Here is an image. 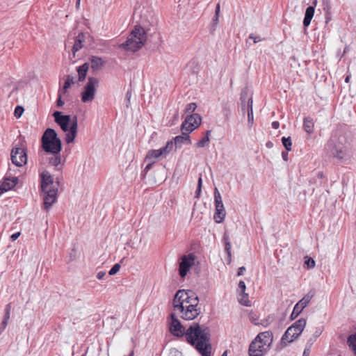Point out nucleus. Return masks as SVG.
Masks as SVG:
<instances>
[{
    "label": "nucleus",
    "instance_id": "nucleus-9",
    "mask_svg": "<svg viewBox=\"0 0 356 356\" xmlns=\"http://www.w3.org/2000/svg\"><path fill=\"white\" fill-rule=\"evenodd\" d=\"M195 256L193 253L184 254L181 257L179 264V275L181 278H184L191 268L195 264Z\"/></svg>",
    "mask_w": 356,
    "mask_h": 356
},
{
    "label": "nucleus",
    "instance_id": "nucleus-39",
    "mask_svg": "<svg viewBox=\"0 0 356 356\" xmlns=\"http://www.w3.org/2000/svg\"><path fill=\"white\" fill-rule=\"evenodd\" d=\"M305 264L307 266L308 268H313L315 266V261L309 257H305Z\"/></svg>",
    "mask_w": 356,
    "mask_h": 356
},
{
    "label": "nucleus",
    "instance_id": "nucleus-7",
    "mask_svg": "<svg viewBox=\"0 0 356 356\" xmlns=\"http://www.w3.org/2000/svg\"><path fill=\"white\" fill-rule=\"evenodd\" d=\"M306 325V319L301 318L293 323L286 330L280 341V348L286 347L296 339L302 332Z\"/></svg>",
    "mask_w": 356,
    "mask_h": 356
},
{
    "label": "nucleus",
    "instance_id": "nucleus-52",
    "mask_svg": "<svg viewBox=\"0 0 356 356\" xmlns=\"http://www.w3.org/2000/svg\"><path fill=\"white\" fill-rule=\"evenodd\" d=\"M106 275V273L104 271H99L97 274V278L98 280H102L104 278V277Z\"/></svg>",
    "mask_w": 356,
    "mask_h": 356
},
{
    "label": "nucleus",
    "instance_id": "nucleus-45",
    "mask_svg": "<svg viewBox=\"0 0 356 356\" xmlns=\"http://www.w3.org/2000/svg\"><path fill=\"white\" fill-rule=\"evenodd\" d=\"M245 284L243 281H240L238 283V291H240L242 293L245 294V296H248L245 293Z\"/></svg>",
    "mask_w": 356,
    "mask_h": 356
},
{
    "label": "nucleus",
    "instance_id": "nucleus-50",
    "mask_svg": "<svg viewBox=\"0 0 356 356\" xmlns=\"http://www.w3.org/2000/svg\"><path fill=\"white\" fill-rule=\"evenodd\" d=\"M131 97V91H127V93H126V99H127V106L128 107L129 106V104L130 103V99Z\"/></svg>",
    "mask_w": 356,
    "mask_h": 356
},
{
    "label": "nucleus",
    "instance_id": "nucleus-35",
    "mask_svg": "<svg viewBox=\"0 0 356 356\" xmlns=\"http://www.w3.org/2000/svg\"><path fill=\"white\" fill-rule=\"evenodd\" d=\"M174 145L175 143H173L172 140H170L167 142L165 146L160 148L162 151V154H164V156H166L170 152Z\"/></svg>",
    "mask_w": 356,
    "mask_h": 356
},
{
    "label": "nucleus",
    "instance_id": "nucleus-13",
    "mask_svg": "<svg viewBox=\"0 0 356 356\" xmlns=\"http://www.w3.org/2000/svg\"><path fill=\"white\" fill-rule=\"evenodd\" d=\"M269 349L257 337L251 342L248 349L249 356H263Z\"/></svg>",
    "mask_w": 356,
    "mask_h": 356
},
{
    "label": "nucleus",
    "instance_id": "nucleus-14",
    "mask_svg": "<svg viewBox=\"0 0 356 356\" xmlns=\"http://www.w3.org/2000/svg\"><path fill=\"white\" fill-rule=\"evenodd\" d=\"M314 296L313 293L310 292L306 294L300 300H299L293 309V312L291 314V319H295L297 318L299 314L302 312V310L307 306L311 300Z\"/></svg>",
    "mask_w": 356,
    "mask_h": 356
},
{
    "label": "nucleus",
    "instance_id": "nucleus-34",
    "mask_svg": "<svg viewBox=\"0 0 356 356\" xmlns=\"http://www.w3.org/2000/svg\"><path fill=\"white\" fill-rule=\"evenodd\" d=\"M222 240L225 243V250L226 252L228 254V255H230V250H231V243L229 239V236L227 234V232H225Z\"/></svg>",
    "mask_w": 356,
    "mask_h": 356
},
{
    "label": "nucleus",
    "instance_id": "nucleus-36",
    "mask_svg": "<svg viewBox=\"0 0 356 356\" xmlns=\"http://www.w3.org/2000/svg\"><path fill=\"white\" fill-rule=\"evenodd\" d=\"M220 11V3H217L215 10V15L212 19V24L213 26H216L218 23L219 14Z\"/></svg>",
    "mask_w": 356,
    "mask_h": 356
},
{
    "label": "nucleus",
    "instance_id": "nucleus-28",
    "mask_svg": "<svg viewBox=\"0 0 356 356\" xmlns=\"http://www.w3.org/2000/svg\"><path fill=\"white\" fill-rule=\"evenodd\" d=\"M164 156V154H162V151L161 149H151L149 150L145 157V161H151L153 159L159 158V156Z\"/></svg>",
    "mask_w": 356,
    "mask_h": 356
},
{
    "label": "nucleus",
    "instance_id": "nucleus-53",
    "mask_svg": "<svg viewBox=\"0 0 356 356\" xmlns=\"http://www.w3.org/2000/svg\"><path fill=\"white\" fill-rule=\"evenodd\" d=\"M20 236V232H16L11 235L10 238L13 241L17 240L18 237Z\"/></svg>",
    "mask_w": 356,
    "mask_h": 356
},
{
    "label": "nucleus",
    "instance_id": "nucleus-63",
    "mask_svg": "<svg viewBox=\"0 0 356 356\" xmlns=\"http://www.w3.org/2000/svg\"><path fill=\"white\" fill-rule=\"evenodd\" d=\"M323 177V173L322 172H318V177L322 178Z\"/></svg>",
    "mask_w": 356,
    "mask_h": 356
},
{
    "label": "nucleus",
    "instance_id": "nucleus-56",
    "mask_svg": "<svg viewBox=\"0 0 356 356\" xmlns=\"http://www.w3.org/2000/svg\"><path fill=\"white\" fill-rule=\"evenodd\" d=\"M223 113H224V115L226 117V118H228L229 115H230V110L227 108H224L223 109Z\"/></svg>",
    "mask_w": 356,
    "mask_h": 356
},
{
    "label": "nucleus",
    "instance_id": "nucleus-29",
    "mask_svg": "<svg viewBox=\"0 0 356 356\" xmlns=\"http://www.w3.org/2000/svg\"><path fill=\"white\" fill-rule=\"evenodd\" d=\"M226 212L225 208H216L214 213V220L217 223H220L225 219Z\"/></svg>",
    "mask_w": 356,
    "mask_h": 356
},
{
    "label": "nucleus",
    "instance_id": "nucleus-20",
    "mask_svg": "<svg viewBox=\"0 0 356 356\" xmlns=\"http://www.w3.org/2000/svg\"><path fill=\"white\" fill-rule=\"evenodd\" d=\"M316 3L317 1L315 0L314 2V6H310L306 9L305 17L303 19V25L305 27H307L311 23L312 19L313 18L314 15V7L316 5Z\"/></svg>",
    "mask_w": 356,
    "mask_h": 356
},
{
    "label": "nucleus",
    "instance_id": "nucleus-17",
    "mask_svg": "<svg viewBox=\"0 0 356 356\" xmlns=\"http://www.w3.org/2000/svg\"><path fill=\"white\" fill-rule=\"evenodd\" d=\"M266 346V348H270L273 339V333L270 331L260 332L256 337Z\"/></svg>",
    "mask_w": 356,
    "mask_h": 356
},
{
    "label": "nucleus",
    "instance_id": "nucleus-54",
    "mask_svg": "<svg viewBox=\"0 0 356 356\" xmlns=\"http://www.w3.org/2000/svg\"><path fill=\"white\" fill-rule=\"evenodd\" d=\"M259 323H260L259 325H263L264 327H267L269 325V323H270L268 318L264 319V320H262Z\"/></svg>",
    "mask_w": 356,
    "mask_h": 356
},
{
    "label": "nucleus",
    "instance_id": "nucleus-37",
    "mask_svg": "<svg viewBox=\"0 0 356 356\" xmlns=\"http://www.w3.org/2000/svg\"><path fill=\"white\" fill-rule=\"evenodd\" d=\"M282 142L287 151H290L291 149L292 142L290 136L287 138L282 137Z\"/></svg>",
    "mask_w": 356,
    "mask_h": 356
},
{
    "label": "nucleus",
    "instance_id": "nucleus-6",
    "mask_svg": "<svg viewBox=\"0 0 356 356\" xmlns=\"http://www.w3.org/2000/svg\"><path fill=\"white\" fill-rule=\"evenodd\" d=\"M41 143L44 152L50 154L60 153L62 143L54 129H47L42 136Z\"/></svg>",
    "mask_w": 356,
    "mask_h": 356
},
{
    "label": "nucleus",
    "instance_id": "nucleus-21",
    "mask_svg": "<svg viewBox=\"0 0 356 356\" xmlns=\"http://www.w3.org/2000/svg\"><path fill=\"white\" fill-rule=\"evenodd\" d=\"M17 182L18 178L17 177L8 176L4 179L1 186L4 191H8L14 188L17 185Z\"/></svg>",
    "mask_w": 356,
    "mask_h": 356
},
{
    "label": "nucleus",
    "instance_id": "nucleus-58",
    "mask_svg": "<svg viewBox=\"0 0 356 356\" xmlns=\"http://www.w3.org/2000/svg\"><path fill=\"white\" fill-rule=\"evenodd\" d=\"M321 330H316V331L314 332V335H313L312 338H315V339L316 340V339H317V338L321 335Z\"/></svg>",
    "mask_w": 356,
    "mask_h": 356
},
{
    "label": "nucleus",
    "instance_id": "nucleus-3",
    "mask_svg": "<svg viewBox=\"0 0 356 356\" xmlns=\"http://www.w3.org/2000/svg\"><path fill=\"white\" fill-rule=\"evenodd\" d=\"M325 149L333 157L339 160L347 161L353 156L350 142L344 131L341 129L332 133Z\"/></svg>",
    "mask_w": 356,
    "mask_h": 356
},
{
    "label": "nucleus",
    "instance_id": "nucleus-31",
    "mask_svg": "<svg viewBox=\"0 0 356 356\" xmlns=\"http://www.w3.org/2000/svg\"><path fill=\"white\" fill-rule=\"evenodd\" d=\"M214 203L215 207L216 208H223L224 205L222 201V197L220 193L217 188H214Z\"/></svg>",
    "mask_w": 356,
    "mask_h": 356
},
{
    "label": "nucleus",
    "instance_id": "nucleus-22",
    "mask_svg": "<svg viewBox=\"0 0 356 356\" xmlns=\"http://www.w3.org/2000/svg\"><path fill=\"white\" fill-rule=\"evenodd\" d=\"M89 67L90 63L88 62H86L85 63L77 67L79 81L81 82L85 80Z\"/></svg>",
    "mask_w": 356,
    "mask_h": 356
},
{
    "label": "nucleus",
    "instance_id": "nucleus-61",
    "mask_svg": "<svg viewBox=\"0 0 356 356\" xmlns=\"http://www.w3.org/2000/svg\"><path fill=\"white\" fill-rule=\"evenodd\" d=\"M266 147H268V148H271L273 145V143L270 142V141H268V143H266Z\"/></svg>",
    "mask_w": 356,
    "mask_h": 356
},
{
    "label": "nucleus",
    "instance_id": "nucleus-11",
    "mask_svg": "<svg viewBox=\"0 0 356 356\" xmlns=\"http://www.w3.org/2000/svg\"><path fill=\"white\" fill-rule=\"evenodd\" d=\"M201 116L197 113H193L186 116L185 120L182 122L181 130H185L188 133H191L201 124Z\"/></svg>",
    "mask_w": 356,
    "mask_h": 356
},
{
    "label": "nucleus",
    "instance_id": "nucleus-15",
    "mask_svg": "<svg viewBox=\"0 0 356 356\" xmlns=\"http://www.w3.org/2000/svg\"><path fill=\"white\" fill-rule=\"evenodd\" d=\"M44 195L43 197L44 209L47 211L54 204L57 200L58 188L47 189L42 191Z\"/></svg>",
    "mask_w": 356,
    "mask_h": 356
},
{
    "label": "nucleus",
    "instance_id": "nucleus-44",
    "mask_svg": "<svg viewBox=\"0 0 356 356\" xmlns=\"http://www.w3.org/2000/svg\"><path fill=\"white\" fill-rule=\"evenodd\" d=\"M202 184V177L200 176L198 179L197 188L195 191V197L197 198L200 197V194L201 193Z\"/></svg>",
    "mask_w": 356,
    "mask_h": 356
},
{
    "label": "nucleus",
    "instance_id": "nucleus-57",
    "mask_svg": "<svg viewBox=\"0 0 356 356\" xmlns=\"http://www.w3.org/2000/svg\"><path fill=\"white\" fill-rule=\"evenodd\" d=\"M280 127V123L277 121H274L272 122V127L275 129H278Z\"/></svg>",
    "mask_w": 356,
    "mask_h": 356
},
{
    "label": "nucleus",
    "instance_id": "nucleus-43",
    "mask_svg": "<svg viewBox=\"0 0 356 356\" xmlns=\"http://www.w3.org/2000/svg\"><path fill=\"white\" fill-rule=\"evenodd\" d=\"M23 112H24V108L22 106H16V108L15 109V113H14L15 117L17 118H19L22 116Z\"/></svg>",
    "mask_w": 356,
    "mask_h": 356
},
{
    "label": "nucleus",
    "instance_id": "nucleus-59",
    "mask_svg": "<svg viewBox=\"0 0 356 356\" xmlns=\"http://www.w3.org/2000/svg\"><path fill=\"white\" fill-rule=\"evenodd\" d=\"M310 350L308 348H305L302 354V356H309L310 354Z\"/></svg>",
    "mask_w": 356,
    "mask_h": 356
},
{
    "label": "nucleus",
    "instance_id": "nucleus-16",
    "mask_svg": "<svg viewBox=\"0 0 356 356\" xmlns=\"http://www.w3.org/2000/svg\"><path fill=\"white\" fill-rule=\"evenodd\" d=\"M181 134L177 136L174 138L175 146L176 148H181L182 145H190L191 140L190 138L189 134L185 130H181Z\"/></svg>",
    "mask_w": 356,
    "mask_h": 356
},
{
    "label": "nucleus",
    "instance_id": "nucleus-19",
    "mask_svg": "<svg viewBox=\"0 0 356 356\" xmlns=\"http://www.w3.org/2000/svg\"><path fill=\"white\" fill-rule=\"evenodd\" d=\"M40 177H41V188H42V191H47V189H49V186L51 184H53L54 183V178L53 177L50 175V173L47 171V170H44L43 171L41 175H40Z\"/></svg>",
    "mask_w": 356,
    "mask_h": 356
},
{
    "label": "nucleus",
    "instance_id": "nucleus-10",
    "mask_svg": "<svg viewBox=\"0 0 356 356\" xmlns=\"http://www.w3.org/2000/svg\"><path fill=\"white\" fill-rule=\"evenodd\" d=\"M176 316L177 314L175 313L170 314V332L175 337L185 338L187 328L181 325V322Z\"/></svg>",
    "mask_w": 356,
    "mask_h": 356
},
{
    "label": "nucleus",
    "instance_id": "nucleus-47",
    "mask_svg": "<svg viewBox=\"0 0 356 356\" xmlns=\"http://www.w3.org/2000/svg\"><path fill=\"white\" fill-rule=\"evenodd\" d=\"M155 163V161H149V163H147V165L145 166L144 170H143V172L145 174H147V172L151 169L152 165Z\"/></svg>",
    "mask_w": 356,
    "mask_h": 356
},
{
    "label": "nucleus",
    "instance_id": "nucleus-24",
    "mask_svg": "<svg viewBox=\"0 0 356 356\" xmlns=\"http://www.w3.org/2000/svg\"><path fill=\"white\" fill-rule=\"evenodd\" d=\"M250 98H252V97H250ZM249 99L250 97H248V92L246 90L242 91L241 93L240 102L243 115H245V113L247 111V104Z\"/></svg>",
    "mask_w": 356,
    "mask_h": 356
},
{
    "label": "nucleus",
    "instance_id": "nucleus-51",
    "mask_svg": "<svg viewBox=\"0 0 356 356\" xmlns=\"http://www.w3.org/2000/svg\"><path fill=\"white\" fill-rule=\"evenodd\" d=\"M249 39L253 40L254 43H257V42L261 41V39L259 37L254 36L252 34L250 35Z\"/></svg>",
    "mask_w": 356,
    "mask_h": 356
},
{
    "label": "nucleus",
    "instance_id": "nucleus-26",
    "mask_svg": "<svg viewBox=\"0 0 356 356\" xmlns=\"http://www.w3.org/2000/svg\"><path fill=\"white\" fill-rule=\"evenodd\" d=\"M252 104H253L252 98H250V99L248 100V104H247V114H248V124L250 127L254 124Z\"/></svg>",
    "mask_w": 356,
    "mask_h": 356
},
{
    "label": "nucleus",
    "instance_id": "nucleus-40",
    "mask_svg": "<svg viewBox=\"0 0 356 356\" xmlns=\"http://www.w3.org/2000/svg\"><path fill=\"white\" fill-rule=\"evenodd\" d=\"M209 142V138L208 136H204L202 139L199 140L197 143V147H204L208 145Z\"/></svg>",
    "mask_w": 356,
    "mask_h": 356
},
{
    "label": "nucleus",
    "instance_id": "nucleus-32",
    "mask_svg": "<svg viewBox=\"0 0 356 356\" xmlns=\"http://www.w3.org/2000/svg\"><path fill=\"white\" fill-rule=\"evenodd\" d=\"M83 38V33H79L75 40V42L72 47V51L74 54L78 51L79 49L82 48V40Z\"/></svg>",
    "mask_w": 356,
    "mask_h": 356
},
{
    "label": "nucleus",
    "instance_id": "nucleus-38",
    "mask_svg": "<svg viewBox=\"0 0 356 356\" xmlns=\"http://www.w3.org/2000/svg\"><path fill=\"white\" fill-rule=\"evenodd\" d=\"M323 4L325 5V7L323 8L325 15H326V23H328L329 20H330V6H329V3L327 1H323Z\"/></svg>",
    "mask_w": 356,
    "mask_h": 356
},
{
    "label": "nucleus",
    "instance_id": "nucleus-18",
    "mask_svg": "<svg viewBox=\"0 0 356 356\" xmlns=\"http://www.w3.org/2000/svg\"><path fill=\"white\" fill-rule=\"evenodd\" d=\"M88 60L90 67L94 72L100 70L104 65V61L101 57L92 56L89 57Z\"/></svg>",
    "mask_w": 356,
    "mask_h": 356
},
{
    "label": "nucleus",
    "instance_id": "nucleus-25",
    "mask_svg": "<svg viewBox=\"0 0 356 356\" xmlns=\"http://www.w3.org/2000/svg\"><path fill=\"white\" fill-rule=\"evenodd\" d=\"M10 309H11L10 305V304L7 305L6 306V309H5V315L3 317V320L0 325V332H3L5 330V328L6 327V326L8 323V320H9L10 316Z\"/></svg>",
    "mask_w": 356,
    "mask_h": 356
},
{
    "label": "nucleus",
    "instance_id": "nucleus-1",
    "mask_svg": "<svg viewBox=\"0 0 356 356\" xmlns=\"http://www.w3.org/2000/svg\"><path fill=\"white\" fill-rule=\"evenodd\" d=\"M175 314L185 321H191L201 313L198 296L191 290L177 291L172 302Z\"/></svg>",
    "mask_w": 356,
    "mask_h": 356
},
{
    "label": "nucleus",
    "instance_id": "nucleus-5",
    "mask_svg": "<svg viewBox=\"0 0 356 356\" xmlns=\"http://www.w3.org/2000/svg\"><path fill=\"white\" fill-rule=\"evenodd\" d=\"M146 40L147 33L144 28L140 26H136L127 40L120 44L119 47L124 51L136 52L142 48Z\"/></svg>",
    "mask_w": 356,
    "mask_h": 356
},
{
    "label": "nucleus",
    "instance_id": "nucleus-41",
    "mask_svg": "<svg viewBox=\"0 0 356 356\" xmlns=\"http://www.w3.org/2000/svg\"><path fill=\"white\" fill-rule=\"evenodd\" d=\"M196 108L197 105L195 103H190L186 106L185 108V113H193Z\"/></svg>",
    "mask_w": 356,
    "mask_h": 356
},
{
    "label": "nucleus",
    "instance_id": "nucleus-12",
    "mask_svg": "<svg viewBox=\"0 0 356 356\" xmlns=\"http://www.w3.org/2000/svg\"><path fill=\"white\" fill-rule=\"evenodd\" d=\"M12 162L14 165L21 167L27 162V155L25 149L22 147H13L10 153Z\"/></svg>",
    "mask_w": 356,
    "mask_h": 356
},
{
    "label": "nucleus",
    "instance_id": "nucleus-30",
    "mask_svg": "<svg viewBox=\"0 0 356 356\" xmlns=\"http://www.w3.org/2000/svg\"><path fill=\"white\" fill-rule=\"evenodd\" d=\"M347 344L356 356V332L348 336Z\"/></svg>",
    "mask_w": 356,
    "mask_h": 356
},
{
    "label": "nucleus",
    "instance_id": "nucleus-33",
    "mask_svg": "<svg viewBox=\"0 0 356 356\" xmlns=\"http://www.w3.org/2000/svg\"><path fill=\"white\" fill-rule=\"evenodd\" d=\"M74 83H75L74 77H73L70 75L67 76L64 86L62 88V92L65 93L67 91V90L70 88L71 85L74 84Z\"/></svg>",
    "mask_w": 356,
    "mask_h": 356
},
{
    "label": "nucleus",
    "instance_id": "nucleus-55",
    "mask_svg": "<svg viewBox=\"0 0 356 356\" xmlns=\"http://www.w3.org/2000/svg\"><path fill=\"white\" fill-rule=\"evenodd\" d=\"M245 270V268L244 266H241L238 268L237 275L238 276H241L243 275L244 271Z\"/></svg>",
    "mask_w": 356,
    "mask_h": 356
},
{
    "label": "nucleus",
    "instance_id": "nucleus-23",
    "mask_svg": "<svg viewBox=\"0 0 356 356\" xmlns=\"http://www.w3.org/2000/svg\"><path fill=\"white\" fill-rule=\"evenodd\" d=\"M314 122L311 117H305L303 119V129L307 134H311L314 132Z\"/></svg>",
    "mask_w": 356,
    "mask_h": 356
},
{
    "label": "nucleus",
    "instance_id": "nucleus-2",
    "mask_svg": "<svg viewBox=\"0 0 356 356\" xmlns=\"http://www.w3.org/2000/svg\"><path fill=\"white\" fill-rule=\"evenodd\" d=\"M186 341L193 346L201 356H211L210 329L198 323H193L187 329Z\"/></svg>",
    "mask_w": 356,
    "mask_h": 356
},
{
    "label": "nucleus",
    "instance_id": "nucleus-48",
    "mask_svg": "<svg viewBox=\"0 0 356 356\" xmlns=\"http://www.w3.org/2000/svg\"><path fill=\"white\" fill-rule=\"evenodd\" d=\"M315 341H316L315 338L311 337L310 339H308L305 348H308L311 349L312 345L314 344V343Z\"/></svg>",
    "mask_w": 356,
    "mask_h": 356
},
{
    "label": "nucleus",
    "instance_id": "nucleus-42",
    "mask_svg": "<svg viewBox=\"0 0 356 356\" xmlns=\"http://www.w3.org/2000/svg\"><path fill=\"white\" fill-rule=\"evenodd\" d=\"M120 268V264H115L113 266V267L111 268V270L108 272L109 275H115Z\"/></svg>",
    "mask_w": 356,
    "mask_h": 356
},
{
    "label": "nucleus",
    "instance_id": "nucleus-62",
    "mask_svg": "<svg viewBox=\"0 0 356 356\" xmlns=\"http://www.w3.org/2000/svg\"><path fill=\"white\" fill-rule=\"evenodd\" d=\"M350 75H347L345 78V82L346 83H349L350 81Z\"/></svg>",
    "mask_w": 356,
    "mask_h": 356
},
{
    "label": "nucleus",
    "instance_id": "nucleus-27",
    "mask_svg": "<svg viewBox=\"0 0 356 356\" xmlns=\"http://www.w3.org/2000/svg\"><path fill=\"white\" fill-rule=\"evenodd\" d=\"M49 164L57 168L58 170H60L61 168H58V166L62 163L60 153L57 154H51V156L48 159Z\"/></svg>",
    "mask_w": 356,
    "mask_h": 356
},
{
    "label": "nucleus",
    "instance_id": "nucleus-60",
    "mask_svg": "<svg viewBox=\"0 0 356 356\" xmlns=\"http://www.w3.org/2000/svg\"><path fill=\"white\" fill-rule=\"evenodd\" d=\"M282 159L284 161H288V153L286 152H282Z\"/></svg>",
    "mask_w": 356,
    "mask_h": 356
},
{
    "label": "nucleus",
    "instance_id": "nucleus-8",
    "mask_svg": "<svg viewBox=\"0 0 356 356\" xmlns=\"http://www.w3.org/2000/svg\"><path fill=\"white\" fill-rule=\"evenodd\" d=\"M99 81L97 78L90 76L83 90L81 92V101L84 103L90 102L95 98L96 87L98 86Z\"/></svg>",
    "mask_w": 356,
    "mask_h": 356
},
{
    "label": "nucleus",
    "instance_id": "nucleus-4",
    "mask_svg": "<svg viewBox=\"0 0 356 356\" xmlns=\"http://www.w3.org/2000/svg\"><path fill=\"white\" fill-rule=\"evenodd\" d=\"M53 116L54 118L55 122L60 127L61 129L66 133V143H72L74 140L77 134V116L74 115L71 121L70 115H62V113L58 111L53 113Z\"/></svg>",
    "mask_w": 356,
    "mask_h": 356
},
{
    "label": "nucleus",
    "instance_id": "nucleus-64",
    "mask_svg": "<svg viewBox=\"0 0 356 356\" xmlns=\"http://www.w3.org/2000/svg\"><path fill=\"white\" fill-rule=\"evenodd\" d=\"M211 133V130L207 131L205 136H208L209 138V136H210Z\"/></svg>",
    "mask_w": 356,
    "mask_h": 356
},
{
    "label": "nucleus",
    "instance_id": "nucleus-46",
    "mask_svg": "<svg viewBox=\"0 0 356 356\" xmlns=\"http://www.w3.org/2000/svg\"><path fill=\"white\" fill-rule=\"evenodd\" d=\"M250 321H251L253 324H254V325H259V324H260V323H259V320H258V318H257V317L256 316V315H254V314H251L250 315Z\"/></svg>",
    "mask_w": 356,
    "mask_h": 356
},
{
    "label": "nucleus",
    "instance_id": "nucleus-49",
    "mask_svg": "<svg viewBox=\"0 0 356 356\" xmlns=\"http://www.w3.org/2000/svg\"><path fill=\"white\" fill-rule=\"evenodd\" d=\"M57 106L58 107H61L63 106L64 104V102L62 100V96H61V94H59L58 95V98L57 99Z\"/></svg>",
    "mask_w": 356,
    "mask_h": 356
}]
</instances>
